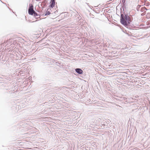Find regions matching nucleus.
Returning <instances> with one entry per match:
<instances>
[{
  "mask_svg": "<svg viewBox=\"0 0 150 150\" xmlns=\"http://www.w3.org/2000/svg\"><path fill=\"white\" fill-rule=\"evenodd\" d=\"M124 10L123 6L122 7ZM120 22L121 24L125 26L128 28L130 24L133 20L132 16L128 13H125L120 9Z\"/></svg>",
  "mask_w": 150,
  "mask_h": 150,
  "instance_id": "f257e3e1",
  "label": "nucleus"
},
{
  "mask_svg": "<svg viewBox=\"0 0 150 150\" xmlns=\"http://www.w3.org/2000/svg\"><path fill=\"white\" fill-rule=\"evenodd\" d=\"M28 12V13L29 15L33 16L35 11L33 10V6L32 4H29Z\"/></svg>",
  "mask_w": 150,
  "mask_h": 150,
  "instance_id": "f03ea898",
  "label": "nucleus"
},
{
  "mask_svg": "<svg viewBox=\"0 0 150 150\" xmlns=\"http://www.w3.org/2000/svg\"><path fill=\"white\" fill-rule=\"evenodd\" d=\"M75 71L79 74H82L83 73V71L80 68H77L75 69Z\"/></svg>",
  "mask_w": 150,
  "mask_h": 150,
  "instance_id": "7ed1b4c3",
  "label": "nucleus"
},
{
  "mask_svg": "<svg viewBox=\"0 0 150 150\" xmlns=\"http://www.w3.org/2000/svg\"><path fill=\"white\" fill-rule=\"evenodd\" d=\"M55 0H51L50 4L49 6L51 8H53L55 6Z\"/></svg>",
  "mask_w": 150,
  "mask_h": 150,
  "instance_id": "20e7f679",
  "label": "nucleus"
},
{
  "mask_svg": "<svg viewBox=\"0 0 150 150\" xmlns=\"http://www.w3.org/2000/svg\"><path fill=\"white\" fill-rule=\"evenodd\" d=\"M33 16L34 17H35L36 18H38L40 17V15L38 14L36 12L35 13Z\"/></svg>",
  "mask_w": 150,
  "mask_h": 150,
  "instance_id": "39448f33",
  "label": "nucleus"
},
{
  "mask_svg": "<svg viewBox=\"0 0 150 150\" xmlns=\"http://www.w3.org/2000/svg\"><path fill=\"white\" fill-rule=\"evenodd\" d=\"M51 13L50 12V11H46V13L45 14H43L42 15L43 16H45L48 15H49Z\"/></svg>",
  "mask_w": 150,
  "mask_h": 150,
  "instance_id": "423d86ee",
  "label": "nucleus"
},
{
  "mask_svg": "<svg viewBox=\"0 0 150 150\" xmlns=\"http://www.w3.org/2000/svg\"><path fill=\"white\" fill-rule=\"evenodd\" d=\"M47 3V1L45 0L43 2V3L44 4V6H46V4Z\"/></svg>",
  "mask_w": 150,
  "mask_h": 150,
  "instance_id": "0eeeda50",
  "label": "nucleus"
},
{
  "mask_svg": "<svg viewBox=\"0 0 150 150\" xmlns=\"http://www.w3.org/2000/svg\"><path fill=\"white\" fill-rule=\"evenodd\" d=\"M145 10H147V9L145 7H142V12H143V11H144Z\"/></svg>",
  "mask_w": 150,
  "mask_h": 150,
  "instance_id": "6e6552de",
  "label": "nucleus"
},
{
  "mask_svg": "<svg viewBox=\"0 0 150 150\" xmlns=\"http://www.w3.org/2000/svg\"><path fill=\"white\" fill-rule=\"evenodd\" d=\"M77 16H78L77 17L78 19L80 20L81 19V17L79 15H77Z\"/></svg>",
  "mask_w": 150,
  "mask_h": 150,
  "instance_id": "1a4fd4ad",
  "label": "nucleus"
},
{
  "mask_svg": "<svg viewBox=\"0 0 150 150\" xmlns=\"http://www.w3.org/2000/svg\"><path fill=\"white\" fill-rule=\"evenodd\" d=\"M149 3H146L144 4V5H145L146 6H148L149 5Z\"/></svg>",
  "mask_w": 150,
  "mask_h": 150,
  "instance_id": "9d476101",
  "label": "nucleus"
},
{
  "mask_svg": "<svg viewBox=\"0 0 150 150\" xmlns=\"http://www.w3.org/2000/svg\"><path fill=\"white\" fill-rule=\"evenodd\" d=\"M101 123L102 124V125H104V126H106V124L105 123V122H104V123H103V121H102V122H101Z\"/></svg>",
  "mask_w": 150,
  "mask_h": 150,
  "instance_id": "9b49d317",
  "label": "nucleus"
},
{
  "mask_svg": "<svg viewBox=\"0 0 150 150\" xmlns=\"http://www.w3.org/2000/svg\"><path fill=\"white\" fill-rule=\"evenodd\" d=\"M125 1V0H122V2L123 4H124Z\"/></svg>",
  "mask_w": 150,
  "mask_h": 150,
  "instance_id": "f8f14e48",
  "label": "nucleus"
},
{
  "mask_svg": "<svg viewBox=\"0 0 150 150\" xmlns=\"http://www.w3.org/2000/svg\"><path fill=\"white\" fill-rule=\"evenodd\" d=\"M141 6L138 5L137 6V8L139 7V8Z\"/></svg>",
  "mask_w": 150,
  "mask_h": 150,
  "instance_id": "ddd939ff",
  "label": "nucleus"
},
{
  "mask_svg": "<svg viewBox=\"0 0 150 150\" xmlns=\"http://www.w3.org/2000/svg\"><path fill=\"white\" fill-rule=\"evenodd\" d=\"M57 11H56L54 12V13H57Z\"/></svg>",
  "mask_w": 150,
  "mask_h": 150,
  "instance_id": "4468645a",
  "label": "nucleus"
},
{
  "mask_svg": "<svg viewBox=\"0 0 150 150\" xmlns=\"http://www.w3.org/2000/svg\"><path fill=\"white\" fill-rule=\"evenodd\" d=\"M144 1H146L147 0H144Z\"/></svg>",
  "mask_w": 150,
  "mask_h": 150,
  "instance_id": "2eb2a0df",
  "label": "nucleus"
},
{
  "mask_svg": "<svg viewBox=\"0 0 150 150\" xmlns=\"http://www.w3.org/2000/svg\"><path fill=\"white\" fill-rule=\"evenodd\" d=\"M0 1H1V2H2V1H1V0H0Z\"/></svg>",
  "mask_w": 150,
  "mask_h": 150,
  "instance_id": "dca6fc26",
  "label": "nucleus"
}]
</instances>
